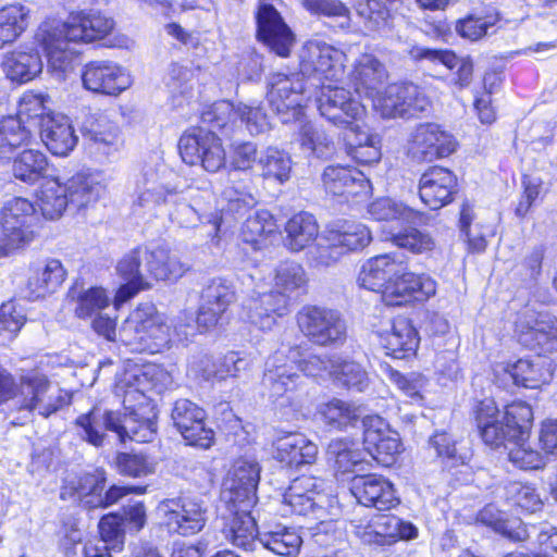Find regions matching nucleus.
I'll return each instance as SVG.
<instances>
[{"label":"nucleus","instance_id":"obj_1","mask_svg":"<svg viewBox=\"0 0 557 557\" xmlns=\"http://www.w3.org/2000/svg\"><path fill=\"white\" fill-rule=\"evenodd\" d=\"M147 373L139 369L124 371L115 383V395L122 398L124 413L92 408L76 419L79 436L92 446L100 447L106 432L116 433L120 442L132 440L138 443L151 442L157 433L154 406L146 396Z\"/></svg>","mask_w":557,"mask_h":557},{"label":"nucleus","instance_id":"obj_2","mask_svg":"<svg viewBox=\"0 0 557 557\" xmlns=\"http://www.w3.org/2000/svg\"><path fill=\"white\" fill-rule=\"evenodd\" d=\"M297 348H281L265 362L263 386L268 388L270 397L275 401L285 399L281 404H293V394L298 387L299 375L296 370L306 375L317 376L331 370L333 360L311 355L307 359L298 360Z\"/></svg>","mask_w":557,"mask_h":557},{"label":"nucleus","instance_id":"obj_3","mask_svg":"<svg viewBox=\"0 0 557 557\" xmlns=\"http://www.w3.org/2000/svg\"><path fill=\"white\" fill-rule=\"evenodd\" d=\"M162 525L170 532L189 536L200 532L207 523L206 503L190 495L166 498L157 507Z\"/></svg>","mask_w":557,"mask_h":557},{"label":"nucleus","instance_id":"obj_4","mask_svg":"<svg viewBox=\"0 0 557 557\" xmlns=\"http://www.w3.org/2000/svg\"><path fill=\"white\" fill-rule=\"evenodd\" d=\"M36 42L44 49L48 59V72L58 79L63 81L75 69L77 52L70 47L72 40L62 27V21L57 18L45 20L35 34Z\"/></svg>","mask_w":557,"mask_h":557},{"label":"nucleus","instance_id":"obj_5","mask_svg":"<svg viewBox=\"0 0 557 557\" xmlns=\"http://www.w3.org/2000/svg\"><path fill=\"white\" fill-rule=\"evenodd\" d=\"M35 206L23 197L7 200L0 210V256L17 249L33 239L29 221Z\"/></svg>","mask_w":557,"mask_h":557},{"label":"nucleus","instance_id":"obj_6","mask_svg":"<svg viewBox=\"0 0 557 557\" xmlns=\"http://www.w3.org/2000/svg\"><path fill=\"white\" fill-rule=\"evenodd\" d=\"M297 323L301 333L319 346H341L347 337L346 323L335 310L305 307L297 314Z\"/></svg>","mask_w":557,"mask_h":557},{"label":"nucleus","instance_id":"obj_7","mask_svg":"<svg viewBox=\"0 0 557 557\" xmlns=\"http://www.w3.org/2000/svg\"><path fill=\"white\" fill-rule=\"evenodd\" d=\"M178 150L185 163L201 164L208 172L215 173L225 165V150L212 131L200 127L188 129L180 138Z\"/></svg>","mask_w":557,"mask_h":557},{"label":"nucleus","instance_id":"obj_8","mask_svg":"<svg viewBox=\"0 0 557 557\" xmlns=\"http://www.w3.org/2000/svg\"><path fill=\"white\" fill-rule=\"evenodd\" d=\"M22 407L29 411L37 410L39 414L49 417L70 405L71 394L39 372H29L20 377Z\"/></svg>","mask_w":557,"mask_h":557},{"label":"nucleus","instance_id":"obj_9","mask_svg":"<svg viewBox=\"0 0 557 557\" xmlns=\"http://www.w3.org/2000/svg\"><path fill=\"white\" fill-rule=\"evenodd\" d=\"M370 98L374 109L386 119L411 116L430 107L429 99L414 84H392Z\"/></svg>","mask_w":557,"mask_h":557},{"label":"nucleus","instance_id":"obj_10","mask_svg":"<svg viewBox=\"0 0 557 557\" xmlns=\"http://www.w3.org/2000/svg\"><path fill=\"white\" fill-rule=\"evenodd\" d=\"M344 58L343 51L333 46L318 39L309 40L300 50V74L319 81L338 82L344 75Z\"/></svg>","mask_w":557,"mask_h":557},{"label":"nucleus","instance_id":"obj_11","mask_svg":"<svg viewBox=\"0 0 557 557\" xmlns=\"http://www.w3.org/2000/svg\"><path fill=\"white\" fill-rule=\"evenodd\" d=\"M355 535L368 545H391L399 540H412L418 529L394 515H373L354 523Z\"/></svg>","mask_w":557,"mask_h":557},{"label":"nucleus","instance_id":"obj_12","mask_svg":"<svg viewBox=\"0 0 557 557\" xmlns=\"http://www.w3.org/2000/svg\"><path fill=\"white\" fill-rule=\"evenodd\" d=\"M283 497L290 512L312 516L317 520L325 516L326 505L330 504L324 480L315 476L304 475L295 479Z\"/></svg>","mask_w":557,"mask_h":557},{"label":"nucleus","instance_id":"obj_13","mask_svg":"<svg viewBox=\"0 0 557 557\" xmlns=\"http://www.w3.org/2000/svg\"><path fill=\"white\" fill-rule=\"evenodd\" d=\"M305 85L300 73L290 75L284 73H273L268 78V101L278 114H282V121L288 123L292 114L294 120H299L302 115Z\"/></svg>","mask_w":557,"mask_h":557},{"label":"nucleus","instance_id":"obj_14","mask_svg":"<svg viewBox=\"0 0 557 557\" xmlns=\"http://www.w3.org/2000/svg\"><path fill=\"white\" fill-rule=\"evenodd\" d=\"M317 102L320 114L337 126H351L364 114V106L350 91L331 82L322 83Z\"/></svg>","mask_w":557,"mask_h":557},{"label":"nucleus","instance_id":"obj_15","mask_svg":"<svg viewBox=\"0 0 557 557\" xmlns=\"http://www.w3.org/2000/svg\"><path fill=\"white\" fill-rule=\"evenodd\" d=\"M362 424L364 449L379 465L392 466L401 453L399 434L380 416H367Z\"/></svg>","mask_w":557,"mask_h":557},{"label":"nucleus","instance_id":"obj_16","mask_svg":"<svg viewBox=\"0 0 557 557\" xmlns=\"http://www.w3.org/2000/svg\"><path fill=\"white\" fill-rule=\"evenodd\" d=\"M457 148L454 136L434 123L418 125L407 140L408 153L422 161H433L451 154Z\"/></svg>","mask_w":557,"mask_h":557},{"label":"nucleus","instance_id":"obj_17","mask_svg":"<svg viewBox=\"0 0 557 557\" xmlns=\"http://www.w3.org/2000/svg\"><path fill=\"white\" fill-rule=\"evenodd\" d=\"M400 53L414 62L442 64L450 71H456L451 82L460 87H467L472 81L473 64L469 58L458 57L450 50L433 49L414 41H404Z\"/></svg>","mask_w":557,"mask_h":557},{"label":"nucleus","instance_id":"obj_18","mask_svg":"<svg viewBox=\"0 0 557 557\" xmlns=\"http://www.w3.org/2000/svg\"><path fill=\"white\" fill-rule=\"evenodd\" d=\"M269 1L260 0L256 15L257 36L275 54L286 58L294 46L295 37L281 14Z\"/></svg>","mask_w":557,"mask_h":557},{"label":"nucleus","instance_id":"obj_19","mask_svg":"<svg viewBox=\"0 0 557 557\" xmlns=\"http://www.w3.org/2000/svg\"><path fill=\"white\" fill-rule=\"evenodd\" d=\"M259 479L260 467L255 459H237L224 481L222 499L232 505L253 506Z\"/></svg>","mask_w":557,"mask_h":557},{"label":"nucleus","instance_id":"obj_20","mask_svg":"<svg viewBox=\"0 0 557 557\" xmlns=\"http://www.w3.org/2000/svg\"><path fill=\"white\" fill-rule=\"evenodd\" d=\"M83 86L92 92L117 96L132 85L126 70L110 61H92L82 72Z\"/></svg>","mask_w":557,"mask_h":557},{"label":"nucleus","instance_id":"obj_21","mask_svg":"<svg viewBox=\"0 0 557 557\" xmlns=\"http://www.w3.org/2000/svg\"><path fill=\"white\" fill-rule=\"evenodd\" d=\"M62 27L73 42H92L111 34L114 21L98 10H81L62 21Z\"/></svg>","mask_w":557,"mask_h":557},{"label":"nucleus","instance_id":"obj_22","mask_svg":"<svg viewBox=\"0 0 557 557\" xmlns=\"http://www.w3.org/2000/svg\"><path fill=\"white\" fill-rule=\"evenodd\" d=\"M350 491L359 504L381 511L391 510L399 504L394 485L382 475L355 476Z\"/></svg>","mask_w":557,"mask_h":557},{"label":"nucleus","instance_id":"obj_23","mask_svg":"<svg viewBox=\"0 0 557 557\" xmlns=\"http://www.w3.org/2000/svg\"><path fill=\"white\" fill-rule=\"evenodd\" d=\"M147 249L137 248L119 261L116 272L126 283L115 294V307L127 301L138 292L151 287L150 275L146 272V258H144Z\"/></svg>","mask_w":557,"mask_h":557},{"label":"nucleus","instance_id":"obj_24","mask_svg":"<svg viewBox=\"0 0 557 557\" xmlns=\"http://www.w3.org/2000/svg\"><path fill=\"white\" fill-rule=\"evenodd\" d=\"M228 505L230 516L223 518L224 523L221 530L224 540L245 552L256 550L260 544L256 521L249 512L252 506Z\"/></svg>","mask_w":557,"mask_h":557},{"label":"nucleus","instance_id":"obj_25","mask_svg":"<svg viewBox=\"0 0 557 557\" xmlns=\"http://www.w3.org/2000/svg\"><path fill=\"white\" fill-rule=\"evenodd\" d=\"M457 191V177L445 168L433 166L422 174L419 181V196L432 210L451 202Z\"/></svg>","mask_w":557,"mask_h":557},{"label":"nucleus","instance_id":"obj_26","mask_svg":"<svg viewBox=\"0 0 557 557\" xmlns=\"http://www.w3.org/2000/svg\"><path fill=\"white\" fill-rule=\"evenodd\" d=\"M245 319L260 330H270L288 311V298L281 293L253 292L243 306Z\"/></svg>","mask_w":557,"mask_h":557},{"label":"nucleus","instance_id":"obj_27","mask_svg":"<svg viewBox=\"0 0 557 557\" xmlns=\"http://www.w3.org/2000/svg\"><path fill=\"white\" fill-rule=\"evenodd\" d=\"M274 458L290 469L312 465L318 456V446L306 435L297 432L284 433L273 443Z\"/></svg>","mask_w":557,"mask_h":557},{"label":"nucleus","instance_id":"obj_28","mask_svg":"<svg viewBox=\"0 0 557 557\" xmlns=\"http://www.w3.org/2000/svg\"><path fill=\"white\" fill-rule=\"evenodd\" d=\"M172 174L166 171L148 170L137 184L136 203L145 209L168 203L178 196L177 186L170 182Z\"/></svg>","mask_w":557,"mask_h":557},{"label":"nucleus","instance_id":"obj_29","mask_svg":"<svg viewBox=\"0 0 557 557\" xmlns=\"http://www.w3.org/2000/svg\"><path fill=\"white\" fill-rule=\"evenodd\" d=\"M1 69L10 81L25 84L42 72L44 62L37 49L21 46L3 54Z\"/></svg>","mask_w":557,"mask_h":557},{"label":"nucleus","instance_id":"obj_30","mask_svg":"<svg viewBox=\"0 0 557 557\" xmlns=\"http://www.w3.org/2000/svg\"><path fill=\"white\" fill-rule=\"evenodd\" d=\"M40 138L54 156L66 157L76 147L78 136L71 120L61 113L50 115L39 129Z\"/></svg>","mask_w":557,"mask_h":557},{"label":"nucleus","instance_id":"obj_31","mask_svg":"<svg viewBox=\"0 0 557 557\" xmlns=\"http://www.w3.org/2000/svg\"><path fill=\"white\" fill-rule=\"evenodd\" d=\"M494 373L496 376L509 377L516 385L527 388H537L548 383L553 377L549 363L544 361L531 362L524 359H520L512 364H496Z\"/></svg>","mask_w":557,"mask_h":557},{"label":"nucleus","instance_id":"obj_32","mask_svg":"<svg viewBox=\"0 0 557 557\" xmlns=\"http://www.w3.org/2000/svg\"><path fill=\"white\" fill-rule=\"evenodd\" d=\"M89 149L96 156L108 159L123 146L119 126L104 116H99L85 126Z\"/></svg>","mask_w":557,"mask_h":557},{"label":"nucleus","instance_id":"obj_33","mask_svg":"<svg viewBox=\"0 0 557 557\" xmlns=\"http://www.w3.org/2000/svg\"><path fill=\"white\" fill-rule=\"evenodd\" d=\"M475 420L485 444L498 447L506 441H512L509 438V428L506 426L504 416H500L493 399H484L478 405Z\"/></svg>","mask_w":557,"mask_h":557},{"label":"nucleus","instance_id":"obj_34","mask_svg":"<svg viewBox=\"0 0 557 557\" xmlns=\"http://www.w3.org/2000/svg\"><path fill=\"white\" fill-rule=\"evenodd\" d=\"M66 270L58 259L49 258L30 268L27 287L35 297L54 293L65 281Z\"/></svg>","mask_w":557,"mask_h":557},{"label":"nucleus","instance_id":"obj_35","mask_svg":"<svg viewBox=\"0 0 557 557\" xmlns=\"http://www.w3.org/2000/svg\"><path fill=\"white\" fill-rule=\"evenodd\" d=\"M380 342L386 355L403 359L416 352L419 337L412 324L407 319L399 318L393 322L389 331L380 335Z\"/></svg>","mask_w":557,"mask_h":557},{"label":"nucleus","instance_id":"obj_36","mask_svg":"<svg viewBox=\"0 0 557 557\" xmlns=\"http://www.w3.org/2000/svg\"><path fill=\"white\" fill-rule=\"evenodd\" d=\"M399 270L400 262H397L391 256H376L362 264L357 282L363 288L381 293L383 297L389 278L393 274H397Z\"/></svg>","mask_w":557,"mask_h":557},{"label":"nucleus","instance_id":"obj_37","mask_svg":"<svg viewBox=\"0 0 557 557\" xmlns=\"http://www.w3.org/2000/svg\"><path fill=\"white\" fill-rule=\"evenodd\" d=\"M322 184L325 191L333 196L357 195L367 187L360 171L342 165L326 166L322 173Z\"/></svg>","mask_w":557,"mask_h":557},{"label":"nucleus","instance_id":"obj_38","mask_svg":"<svg viewBox=\"0 0 557 557\" xmlns=\"http://www.w3.org/2000/svg\"><path fill=\"white\" fill-rule=\"evenodd\" d=\"M144 258L146 272L156 281H176L189 269L175 253L161 247L147 250Z\"/></svg>","mask_w":557,"mask_h":557},{"label":"nucleus","instance_id":"obj_39","mask_svg":"<svg viewBox=\"0 0 557 557\" xmlns=\"http://www.w3.org/2000/svg\"><path fill=\"white\" fill-rule=\"evenodd\" d=\"M151 304L139 305L121 324L117 338L122 344L129 347L132 351H146L156 348L147 344L145 322L149 317Z\"/></svg>","mask_w":557,"mask_h":557},{"label":"nucleus","instance_id":"obj_40","mask_svg":"<svg viewBox=\"0 0 557 557\" xmlns=\"http://www.w3.org/2000/svg\"><path fill=\"white\" fill-rule=\"evenodd\" d=\"M48 97L41 94L25 92L20 102L17 112L15 115H9V119H15L20 122L22 127H25L30 133V139L33 138V128L40 129L46 120L50 119V115H54L55 112L51 111L47 107Z\"/></svg>","mask_w":557,"mask_h":557},{"label":"nucleus","instance_id":"obj_41","mask_svg":"<svg viewBox=\"0 0 557 557\" xmlns=\"http://www.w3.org/2000/svg\"><path fill=\"white\" fill-rule=\"evenodd\" d=\"M386 77L384 64L374 55L364 53L357 59L352 71L357 92H364L370 98L379 91Z\"/></svg>","mask_w":557,"mask_h":557},{"label":"nucleus","instance_id":"obj_42","mask_svg":"<svg viewBox=\"0 0 557 557\" xmlns=\"http://www.w3.org/2000/svg\"><path fill=\"white\" fill-rule=\"evenodd\" d=\"M30 9L20 2L0 8V49L16 41L28 28Z\"/></svg>","mask_w":557,"mask_h":557},{"label":"nucleus","instance_id":"obj_43","mask_svg":"<svg viewBox=\"0 0 557 557\" xmlns=\"http://www.w3.org/2000/svg\"><path fill=\"white\" fill-rule=\"evenodd\" d=\"M69 209L79 211L94 205L103 191V186L94 177L76 174L64 183Z\"/></svg>","mask_w":557,"mask_h":557},{"label":"nucleus","instance_id":"obj_44","mask_svg":"<svg viewBox=\"0 0 557 557\" xmlns=\"http://www.w3.org/2000/svg\"><path fill=\"white\" fill-rule=\"evenodd\" d=\"M523 342L541 354L557 351V319L540 314L533 324L522 326Z\"/></svg>","mask_w":557,"mask_h":557},{"label":"nucleus","instance_id":"obj_45","mask_svg":"<svg viewBox=\"0 0 557 557\" xmlns=\"http://www.w3.org/2000/svg\"><path fill=\"white\" fill-rule=\"evenodd\" d=\"M67 297L75 304L74 312L79 319L97 317L110 304V297L102 287L84 288L75 285L69 289Z\"/></svg>","mask_w":557,"mask_h":557},{"label":"nucleus","instance_id":"obj_46","mask_svg":"<svg viewBox=\"0 0 557 557\" xmlns=\"http://www.w3.org/2000/svg\"><path fill=\"white\" fill-rule=\"evenodd\" d=\"M285 232L286 246L293 251H300L315 240L319 226L312 214L300 212L288 220Z\"/></svg>","mask_w":557,"mask_h":557},{"label":"nucleus","instance_id":"obj_47","mask_svg":"<svg viewBox=\"0 0 557 557\" xmlns=\"http://www.w3.org/2000/svg\"><path fill=\"white\" fill-rule=\"evenodd\" d=\"M37 205L46 219L61 218L69 208L64 183L55 177L46 180L37 194Z\"/></svg>","mask_w":557,"mask_h":557},{"label":"nucleus","instance_id":"obj_48","mask_svg":"<svg viewBox=\"0 0 557 557\" xmlns=\"http://www.w3.org/2000/svg\"><path fill=\"white\" fill-rule=\"evenodd\" d=\"M392 5L376 0H364L357 8L363 28L369 35L385 34L394 27Z\"/></svg>","mask_w":557,"mask_h":557},{"label":"nucleus","instance_id":"obj_49","mask_svg":"<svg viewBox=\"0 0 557 557\" xmlns=\"http://www.w3.org/2000/svg\"><path fill=\"white\" fill-rule=\"evenodd\" d=\"M48 168L46 154L36 149H25L12 163L13 176L26 184H34L45 176Z\"/></svg>","mask_w":557,"mask_h":557},{"label":"nucleus","instance_id":"obj_50","mask_svg":"<svg viewBox=\"0 0 557 557\" xmlns=\"http://www.w3.org/2000/svg\"><path fill=\"white\" fill-rule=\"evenodd\" d=\"M259 544L276 555L292 557L298 554L302 539L292 528L277 527L275 530L260 534Z\"/></svg>","mask_w":557,"mask_h":557},{"label":"nucleus","instance_id":"obj_51","mask_svg":"<svg viewBox=\"0 0 557 557\" xmlns=\"http://www.w3.org/2000/svg\"><path fill=\"white\" fill-rule=\"evenodd\" d=\"M211 198L210 190H203L201 195H198L195 188L189 187L184 199H189L190 202L177 203L175 210L171 212V216L184 227H191L199 222H205L208 216L205 214L202 203L208 202Z\"/></svg>","mask_w":557,"mask_h":557},{"label":"nucleus","instance_id":"obj_52","mask_svg":"<svg viewBox=\"0 0 557 557\" xmlns=\"http://www.w3.org/2000/svg\"><path fill=\"white\" fill-rule=\"evenodd\" d=\"M258 164L262 176L267 180H273L283 184L290 177L292 158L283 150L268 147L259 154Z\"/></svg>","mask_w":557,"mask_h":557},{"label":"nucleus","instance_id":"obj_53","mask_svg":"<svg viewBox=\"0 0 557 557\" xmlns=\"http://www.w3.org/2000/svg\"><path fill=\"white\" fill-rule=\"evenodd\" d=\"M319 413L330 428L344 430L358 421L361 410L352 403L333 398L320 406Z\"/></svg>","mask_w":557,"mask_h":557},{"label":"nucleus","instance_id":"obj_54","mask_svg":"<svg viewBox=\"0 0 557 557\" xmlns=\"http://www.w3.org/2000/svg\"><path fill=\"white\" fill-rule=\"evenodd\" d=\"M276 223L269 211H256L248 216L240 228V237L245 243L260 249L267 237L276 232Z\"/></svg>","mask_w":557,"mask_h":557},{"label":"nucleus","instance_id":"obj_55","mask_svg":"<svg viewBox=\"0 0 557 557\" xmlns=\"http://www.w3.org/2000/svg\"><path fill=\"white\" fill-rule=\"evenodd\" d=\"M329 240L334 247L352 251L366 247L371 240V234L361 223L344 222L337 228L330 231Z\"/></svg>","mask_w":557,"mask_h":557},{"label":"nucleus","instance_id":"obj_56","mask_svg":"<svg viewBox=\"0 0 557 557\" xmlns=\"http://www.w3.org/2000/svg\"><path fill=\"white\" fill-rule=\"evenodd\" d=\"M297 121L300 124L298 141L302 150L318 158H325L333 152V141L323 129L310 122H304L301 116Z\"/></svg>","mask_w":557,"mask_h":557},{"label":"nucleus","instance_id":"obj_57","mask_svg":"<svg viewBox=\"0 0 557 557\" xmlns=\"http://www.w3.org/2000/svg\"><path fill=\"white\" fill-rule=\"evenodd\" d=\"M506 426L509 428L510 440H523L529 436L533 422V411L524 401H513L506 407L503 414Z\"/></svg>","mask_w":557,"mask_h":557},{"label":"nucleus","instance_id":"obj_58","mask_svg":"<svg viewBox=\"0 0 557 557\" xmlns=\"http://www.w3.org/2000/svg\"><path fill=\"white\" fill-rule=\"evenodd\" d=\"M30 143V133L15 119L0 120V160H9L13 151Z\"/></svg>","mask_w":557,"mask_h":557},{"label":"nucleus","instance_id":"obj_59","mask_svg":"<svg viewBox=\"0 0 557 557\" xmlns=\"http://www.w3.org/2000/svg\"><path fill=\"white\" fill-rule=\"evenodd\" d=\"M145 329L147 335V344L156 348L147 349L149 352H157L164 347H168L171 342V327L168 324L164 314L158 312L156 307L151 305L149 317L145 319Z\"/></svg>","mask_w":557,"mask_h":557},{"label":"nucleus","instance_id":"obj_60","mask_svg":"<svg viewBox=\"0 0 557 557\" xmlns=\"http://www.w3.org/2000/svg\"><path fill=\"white\" fill-rule=\"evenodd\" d=\"M410 272L400 262V270L397 274H393L389 283L384 289L383 301L387 306H401L412 300L410 292Z\"/></svg>","mask_w":557,"mask_h":557},{"label":"nucleus","instance_id":"obj_61","mask_svg":"<svg viewBox=\"0 0 557 557\" xmlns=\"http://www.w3.org/2000/svg\"><path fill=\"white\" fill-rule=\"evenodd\" d=\"M115 465L121 474L141 478L156 471V462L144 454L120 453Z\"/></svg>","mask_w":557,"mask_h":557},{"label":"nucleus","instance_id":"obj_62","mask_svg":"<svg viewBox=\"0 0 557 557\" xmlns=\"http://www.w3.org/2000/svg\"><path fill=\"white\" fill-rule=\"evenodd\" d=\"M510 444L508 457L516 467L523 470H536L545 465L542 454L527 443L525 438L511 441Z\"/></svg>","mask_w":557,"mask_h":557},{"label":"nucleus","instance_id":"obj_63","mask_svg":"<svg viewBox=\"0 0 557 557\" xmlns=\"http://www.w3.org/2000/svg\"><path fill=\"white\" fill-rule=\"evenodd\" d=\"M330 375L338 383L347 387H355L362 391L367 384V372L354 361H334L331 366Z\"/></svg>","mask_w":557,"mask_h":557},{"label":"nucleus","instance_id":"obj_64","mask_svg":"<svg viewBox=\"0 0 557 557\" xmlns=\"http://www.w3.org/2000/svg\"><path fill=\"white\" fill-rule=\"evenodd\" d=\"M234 176V172L230 173V177ZM223 197L228 203V210L239 212L245 209L252 208L257 200L251 193V182H236L231 178V184L223 190Z\"/></svg>","mask_w":557,"mask_h":557}]
</instances>
